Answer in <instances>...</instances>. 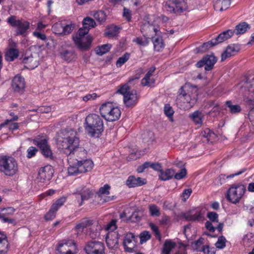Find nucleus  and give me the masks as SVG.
Segmentation results:
<instances>
[{
	"mask_svg": "<svg viewBox=\"0 0 254 254\" xmlns=\"http://www.w3.org/2000/svg\"><path fill=\"white\" fill-rule=\"evenodd\" d=\"M22 62L25 64V67L30 69H33L35 68L39 64L37 58H34L32 55L29 56L26 55L23 58Z\"/></svg>",
	"mask_w": 254,
	"mask_h": 254,
	"instance_id": "obj_26",
	"label": "nucleus"
},
{
	"mask_svg": "<svg viewBox=\"0 0 254 254\" xmlns=\"http://www.w3.org/2000/svg\"><path fill=\"white\" fill-rule=\"evenodd\" d=\"M153 44L154 49L157 51H160L164 47V43L162 37H157L153 41Z\"/></svg>",
	"mask_w": 254,
	"mask_h": 254,
	"instance_id": "obj_42",
	"label": "nucleus"
},
{
	"mask_svg": "<svg viewBox=\"0 0 254 254\" xmlns=\"http://www.w3.org/2000/svg\"><path fill=\"white\" fill-rule=\"evenodd\" d=\"M239 50L240 47L237 45L232 44L229 45L221 55V61H224L227 58L235 55Z\"/></svg>",
	"mask_w": 254,
	"mask_h": 254,
	"instance_id": "obj_23",
	"label": "nucleus"
},
{
	"mask_svg": "<svg viewBox=\"0 0 254 254\" xmlns=\"http://www.w3.org/2000/svg\"><path fill=\"white\" fill-rule=\"evenodd\" d=\"M151 162H145L142 165L138 167L137 169V171L138 173H142L145 169L150 167Z\"/></svg>",
	"mask_w": 254,
	"mask_h": 254,
	"instance_id": "obj_58",
	"label": "nucleus"
},
{
	"mask_svg": "<svg viewBox=\"0 0 254 254\" xmlns=\"http://www.w3.org/2000/svg\"><path fill=\"white\" fill-rule=\"evenodd\" d=\"M18 170V165L16 159L9 156H0V172L7 176H13Z\"/></svg>",
	"mask_w": 254,
	"mask_h": 254,
	"instance_id": "obj_4",
	"label": "nucleus"
},
{
	"mask_svg": "<svg viewBox=\"0 0 254 254\" xmlns=\"http://www.w3.org/2000/svg\"><path fill=\"white\" fill-rule=\"evenodd\" d=\"M11 86L15 92H23L25 86L24 78L20 75L15 76L12 79Z\"/></svg>",
	"mask_w": 254,
	"mask_h": 254,
	"instance_id": "obj_19",
	"label": "nucleus"
},
{
	"mask_svg": "<svg viewBox=\"0 0 254 254\" xmlns=\"http://www.w3.org/2000/svg\"><path fill=\"white\" fill-rule=\"evenodd\" d=\"M60 56L64 60L70 62L75 58L74 52L71 50H65L60 52Z\"/></svg>",
	"mask_w": 254,
	"mask_h": 254,
	"instance_id": "obj_33",
	"label": "nucleus"
},
{
	"mask_svg": "<svg viewBox=\"0 0 254 254\" xmlns=\"http://www.w3.org/2000/svg\"><path fill=\"white\" fill-rule=\"evenodd\" d=\"M32 34L34 37L42 41H45L47 39L46 35L45 34L40 32V31H34Z\"/></svg>",
	"mask_w": 254,
	"mask_h": 254,
	"instance_id": "obj_60",
	"label": "nucleus"
},
{
	"mask_svg": "<svg viewBox=\"0 0 254 254\" xmlns=\"http://www.w3.org/2000/svg\"><path fill=\"white\" fill-rule=\"evenodd\" d=\"M73 27L72 24H67L65 22H59L53 25L52 30L55 34L67 35L72 31Z\"/></svg>",
	"mask_w": 254,
	"mask_h": 254,
	"instance_id": "obj_15",
	"label": "nucleus"
},
{
	"mask_svg": "<svg viewBox=\"0 0 254 254\" xmlns=\"http://www.w3.org/2000/svg\"><path fill=\"white\" fill-rule=\"evenodd\" d=\"M175 173V170L172 169H168L165 171L162 170L160 172L159 178L160 180L164 181L169 180L173 178Z\"/></svg>",
	"mask_w": 254,
	"mask_h": 254,
	"instance_id": "obj_30",
	"label": "nucleus"
},
{
	"mask_svg": "<svg viewBox=\"0 0 254 254\" xmlns=\"http://www.w3.org/2000/svg\"><path fill=\"white\" fill-rule=\"evenodd\" d=\"M83 27L88 28V30L91 28L94 27L96 25V23L94 20L91 18L87 17L85 18L82 22Z\"/></svg>",
	"mask_w": 254,
	"mask_h": 254,
	"instance_id": "obj_41",
	"label": "nucleus"
},
{
	"mask_svg": "<svg viewBox=\"0 0 254 254\" xmlns=\"http://www.w3.org/2000/svg\"><path fill=\"white\" fill-rule=\"evenodd\" d=\"M197 101V93L195 89L185 85L182 86L176 99V103L181 109L185 110L192 108Z\"/></svg>",
	"mask_w": 254,
	"mask_h": 254,
	"instance_id": "obj_2",
	"label": "nucleus"
},
{
	"mask_svg": "<svg viewBox=\"0 0 254 254\" xmlns=\"http://www.w3.org/2000/svg\"><path fill=\"white\" fill-rule=\"evenodd\" d=\"M57 254H76L77 253L75 243L72 240H64L59 244Z\"/></svg>",
	"mask_w": 254,
	"mask_h": 254,
	"instance_id": "obj_12",
	"label": "nucleus"
},
{
	"mask_svg": "<svg viewBox=\"0 0 254 254\" xmlns=\"http://www.w3.org/2000/svg\"><path fill=\"white\" fill-rule=\"evenodd\" d=\"M216 61L217 60L214 56L207 55L201 60L198 62L196 65L197 67H201L204 66L205 70L209 71L213 68Z\"/></svg>",
	"mask_w": 254,
	"mask_h": 254,
	"instance_id": "obj_18",
	"label": "nucleus"
},
{
	"mask_svg": "<svg viewBox=\"0 0 254 254\" xmlns=\"http://www.w3.org/2000/svg\"><path fill=\"white\" fill-rule=\"evenodd\" d=\"M92 224L93 222L91 220L87 218H83L79 223L76 225L75 229L78 232H82L85 228Z\"/></svg>",
	"mask_w": 254,
	"mask_h": 254,
	"instance_id": "obj_31",
	"label": "nucleus"
},
{
	"mask_svg": "<svg viewBox=\"0 0 254 254\" xmlns=\"http://www.w3.org/2000/svg\"><path fill=\"white\" fill-rule=\"evenodd\" d=\"M129 54L126 53L122 57L119 58L116 63L117 66L118 67L121 66L129 59Z\"/></svg>",
	"mask_w": 254,
	"mask_h": 254,
	"instance_id": "obj_48",
	"label": "nucleus"
},
{
	"mask_svg": "<svg viewBox=\"0 0 254 254\" xmlns=\"http://www.w3.org/2000/svg\"><path fill=\"white\" fill-rule=\"evenodd\" d=\"M62 136L58 139L59 148L64 150L67 155L68 164L70 161H78L87 159V151L82 147L79 146V139L77 132L71 128L61 131Z\"/></svg>",
	"mask_w": 254,
	"mask_h": 254,
	"instance_id": "obj_1",
	"label": "nucleus"
},
{
	"mask_svg": "<svg viewBox=\"0 0 254 254\" xmlns=\"http://www.w3.org/2000/svg\"><path fill=\"white\" fill-rule=\"evenodd\" d=\"M1 211L2 212L3 216L6 217V215L13 214L15 211V209L13 207H10L1 209Z\"/></svg>",
	"mask_w": 254,
	"mask_h": 254,
	"instance_id": "obj_61",
	"label": "nucleus"
},
{
	"mask_svg": "<svg viewBox=\"0 0 254 254\" xmlns=\"http://www.w3.org/2000/svg\"><path fill=\"white\" fill-rule=\"evenodd\" d=\"M73 39L77 46L82 50L88 49L92 42L91 37L88 35L86 37H73Z\"/></svg>",
	"mask_w": 254,
	"mask_h": 254,
	"instance_id": "obj_20",
	"label": "nucleus"
},
{
	"mask_svg": "<svg viewBox=\"0 0 254 254\" xmlns=\"http://www.w3.org/2000/svg\"><path fill=\"white\" fill-rule=\"evenodd\" d=\"M246 191V187L242 184H234L228 190L227 198L233 203L239 202Z\"/></svg>",
	"mask_w": 254,
	"mask_h": 254,
	"instance_id": "obj_9",
	"label": "nucleus"
},
{
	"mask_svg": "<svg viewBox=\"0 0 254 254\" xmlns=\"http://www.w3.org/2000/svg\"><path fill=\"white\" fill-rule=\"evenodd\" d=\"M56 211L51 207L49 211L45 214V218L46 220H53L56 217Z\"/></svg>",
	"mask_w": 254,
	"mask_h": 254,
	"instance_id": "obj_51",
	"label": "nucleus"
},
{
	"mask_svg": "<svg viewBox=\"0 0 254 254\" xmlns=\"http://www.w3.org/2000/svg\"><path fill=\"white\" fill-rule=\"evenodd\" d=\"M110 189V186L106 184L103 187L100 188L97 192L98 197L100 198L105 195H108L110 194L109 190Z\"/></svg>",
	"mask_w": 254,
	"mask_h": 254,
	"instance_id": "obj_44",
	"label": "nucleus"
},
{
	"mask_svg": "<svg viewBox=\"0 0 254 254\" xmlns=\"http://www.w3.org/2000/svg\"><path fill=\"white\" fill-rule=\"evenodd\" d=\"M76 199L79 202V205H82L85 200L89 199L93 195L92 190L85 186H80L76 188L73 192Z\"/></svg>",
	"mask_w": 254,
	"mask_h": 254,
	"instance_id": "obj_11",
	"label": "nucleus"
},
{
	"mask_svg": "<svg viewBox=\"0 0 254 254\" xmlns=\"http://www.w3.org/2000/svg\"><path fill=\"white\" fill-rule=\"evenodd\" d=\"M116 220H112L110 223H109L106 226L105 229L108 231H110V232H113L114 230L116 229Z\"/></svg>",
	"mask_w": 254,
	"mask_h": 254,
	"instance_id": "obj_54",
	"label": "nucleus"
},
{
	"mask_svg": "<svg viewBox=\"0 0 254 254\" xmlns=\"http://www.w3.org/2000/svg\"><path fill=\"white\" fill-rule=\"evenodd\" d=\"M84 127L90 136L99 137L104 130L103 120L98 114H89L85 119Z\"/></svg>",
	"mask_w": 254,
	"mask_h": 254,
	"instance_id": "obj_3",
	"label": "nucleus"
},
{
	"mask_svg": "<svg viewBox=\"0 0 254 254\" xmlns=\"http://www.w3.org/2000/svg\"><path fill=\"white\" fill-rule=\"evenodd\" d=\"M154 82L155 80L153 78H151V76L146 77V76L145 75L144 78L141 80V84L143 86H151L154 83Z\"/></svg>",
	"mask_w": 254,
	"mask_h": 254,
	"instance_id": "obj_49",
	"label": "nucleus"
},
{
	"mask_svg": "<svg viewBox=\"0 0 254 254\" xmlns=\"http://www.w3.org/2000/svg\"><path fill=\"white\" fill-rule=\"evenodd\" d=\"M250 25L247 22H243L238 24L233 30L236 35L243 34L250 29Z\"/></svg>",
	"mask_w": 254,
	"mask_h": 254,
	"instance_id": "obj_32",
	"label": "nucleus"
},
{
	"mask_svg": "<svg viewBox=\"0 0 254 254\" xmlns=\"http://www.w3.org/2000/svg\"><path fill=\"white\" fill-rule=\"evenodd\" d=\"M66 201V197L62 196L58 199L55 202H54L51 207L53 208L55 211H57L60 207H61Z\"/></svg>",
	"mask_w": 254,
	"mask_h": 254,
	"instance_id": "obj_39",
	"label": "nucleus"
},
{
	"mask_svg": "<svg viewBox=\"0 0 254 254\" xmlns=\"http://www.w3.org/2000/svg\"><path fill=\"white\" fill-rule=\"evenodd\" d=\"M164 113L169 118L171 122H173V115L174 113V111L169 104H166L164 106Z\"/></svg>",
	"mask_w": 254,
	"mask_h": 254,
	"instance_id": "obj_45",
	"label": "nucleus"
},
{
	"mask_svg": "<svg viewBox=\"0 0 254 254\" xmlns=\"http://www.w3.org/2000/svg\"><path fill=\"white\" fill-rule=\"evenodd\" d=\"M116 197L114 195L107 196L105 195L102 197H100V201L101 203H105L112 201L115 199Z\"/></svg>",
	"mask_w": 254,
	"mask_h": 254,
	"instance_id": "obj_62",
	"label": "nucleus"
},
{
	"mask_svg": "<svg viewBox=\"0 0 254 254\" xmlns=\"http://www.w3.org/2000/svg\"><path fill=\"white\" fill-rule=\"evenodd\" d=\"M226 110L232 115H238L242 111L240 105L235 103L234 101L227 100L225 102Z\"/></svg>",
	"mask_w": 254,
	"mask_h": 254,
	"instance_id": "obj_24",
	"label": "nucleus"
},
{
	"mask_svg": "<svg viewBox=\"0 0 254 254\" xmlns=\"http://www.w3.org/2000/svg\"><path fill=\"white\" fill-rule=\"evenodd\" d=\"M159 223L163 226H169L171 224V218L169 216L164 214L160 219Z\"/></svg>",
	"mask_w": 254,
	"mask_h": 254,
	"instance_id": "obj_50",
	"label": "nucleus"
},
{
	"mask_svg": "<svg viewBox=\"0 0 254 254\" xmlns=\"http://www.w3.org/2000/svg\"><path fill=\"white\" fill-rule=\"evenodd\" d=\"M93 161L89 159H86L81 161H70L67 171L69 175H77L79 174L84 173L91 170L93 167Z\"/></svg>",
	"mask_w": 254,
	"mask_h": 254,
	"instance_id": "obj_6",
	"label": "nucleus"
},
{
	"mask_svg": "<svg viewBox=\"0 0 254 254\" xmlns=\"http://www.w3.org/2000/svg\"><path fill=\"white\" fill-rule=\"evenodd\" d=\"M93 17L97 21L102 22L106 19V14L103 11L100 10L94 13Z\"/></svg>",
	"mask_w": 254,
	"mask_h": 254,
	"instance_id": "obj_46",
	"label": "nucleus"
},
{
	"mask_svg": "<svg viewBox=\"0 0 254 254\" xmlns=\"http://www.w3.org/2000/svg\"><path fill=\"white\" fill-rule=\"evenodd\" d=\"M213 134L214 133L210 129L206 128L201 132V135L206 138L207 141H209L210 139L211 135Z\"/></svg>",
	"mask_w": 254,
	"mask_h": 254,
	"instance_id": "obj_53",
	"label": "nucleus"
},
{
	"mask_svg": "<svg viewBox=\"0 0 254 254\" xmlns=\"http://www.w3.org/2000/svg\"><path fill=\"white\" fill-rule=\"evenodd\" d=\"M7 22L12 27L16 28L17 35L25 36L30 27V23L22 19H18L15 15H10L6 20Z\"/></svg>",
	"mask_w": 254,
	"mask_h": 254,
	"instance_id": "obj_8",
	"label": "nucleus"
},
{
	"mask_svg": "<svg viewBox=\"0 0 254 254\" xmlns=\"http://www.w3.org/2000/svg\"><path fill=\"white\" fill-rule=\"evenodd\" d=\"M117 93L124 96V102L127 107H134L138 101V97L136 91L131 90L127 83L121 85Z\"/></svg>",
	"mask_w": 254,
	"mask_h": 254,
	"instance_id": "obj_7",
	"label": "nucleus"
},
{
	"mask_svg": "<svg viewBox=\"0 0 254 254\" xmlns=\"http://www.w3.org/2000/svg\"><path fill=\"white\" fill-rule=\"evenodd\" d=\"M136 238L132 233H128L125 236L123 246L126 252L132 253L136 248Z\"/></svg>",
	"mask_w": 254,
	"mask_h": 254,
	"instance_id": "obj_16",
	"label": "nucleus"
},
{
	"mask_svg": "<svg viewBox=\"0 0 254 254\" xmlns=\"http://www.w3.org/2000/svg\"><path fill=\"white\" fill-rule=\"evenodd\" d=\"M185 217L190 221H200L204 219V215L201 211H196L194 213L193 211L185 213Z\"/></svg>",
	"mask_w": 254,
	"mask_h": 254,
	"instance_id": "obj_27",
	"label": "nucleus"
},
{
	"mask_svg": "<svg viewBox=\"0 0 254 254\" xmlns=\"http://www.w3.org/2000/svg\"><path fill=\"white\" fill-rule=\"evenodd\" d=\"M151 236L148 231H143L140 234V243H143L150 239Z\"/></svg>",
	"mask_w": 254,
	"mask_h": 254,
	"instance_id": "obj_52",
	"label": "nucleus"
},
{
	"mask_svg": "<svg viewBox=\"0 0 254 254\" xmlns=\"http://www.w3.org/2000/svg\"><path fill=\"white\" fill-rule=\"evenodd\" d=\"M89 30L88 28L82 27L79 29L78 31V33L74 37H86V35L88 34Z\"/></svg>",
	"mask_w": 254,
	"mask_h": 254,
	"instance_id": "obj_55",
	"label": "nucleus"
},
{
	"mask_svg": "<svg viewBox=\"0 0 254 254\" xmlns=\"http://www.w3.org/2000/svg\"><path fill=\"white\" fill-rule=\"evenodd\" d=\"M53 173L52 167L50 165L46 166L39 169L37 179L39 182L46 183L51 179Z\"/></svg>",
	"mask_w": 254,
	"mask_h": 254,
	"instance_id": "obj_17",
	"label": "nucleus"
},
{
	"mask_svg": "<svg viewBox=\"0 0 254 254\" xmlns=\"http://www.w3.org/2000/svg\"><path fill=\"white\" fill-rule=\"evenodd\" d=\"M176 246V244L171 240H166L162 249L163 254H170L171 251Z\"/></svg>",
	"mask_w": 254,
	"mask_h": 254,
	"instance_id": "obj_36",
	"label": "nucleus"
},
{
	"mask_svg": "<svg viewBox=\"0 0 254 254\" xmlns=\"http://www.w3.org/2000/svg\"><path fill=\"white\" fill-rule=\"evenodd\" d=\"M132 41L139 46H147L149 43V39L145 36L137 37L133 39Z\"/></svg>",
	"mask_w": 254,
	"mask_h": 254,
	"instance_id": "obj_38",
	"label": "nucleus"
},
{
	"mask_svg": "<svg viewBox=\"0 0 254 254\" xmlns=\"http://www.w3.org/2000/svg\"><path fill=\"white\" fill-rule=\"evenodd\" d=\"M190 118L196 125H201L202 123L204 116L202 112L195 111L190 115Z\"/></svg>",
	"mask_w": 254,
	"mask_h": 254,
	"instance_id": "obj_34",
	"label": "nucleus"
},
{
	"mask_svg": "<svg viewBox=\"0 0 254 254\" xmlns=\"http://www.w3.org/2000/svg\"><path fill=\"white\" fill-rule=\"evenodd\" d=\"M226 238L223 236H221L218 238L217 242L215 243V246L219 249H223L226 246Z\"/></svg>",
	"mask_w": 254,
	"mask_h": 254,
	"instance_id": "obj_47",
	"label": "nucleus"
},
{
	"mask_svg": "<svg viewBox=\"0 0 254 254\" xmlns=\"http://www.w3.org/2000/svg\"><path fill=\"white\" fill-rule=\"evenodd\" d=\"M207 216L212 222H217L218 221V215L216 212H208Z\"/></svg>",
	"mask_w": 254,
	"mask_h": 254,
	"instance_id": "obj_57",
	"label": "nucleus"
},
{
	"mask_svg": "<svg viewBox=\"0 0 254 254\" xmlns=\"http://www.w3.org/2000/svg\"><path fill=\"white\" fill-rule=\"evenodd\" d=\"M231 0H214V8L215 10L223 11L229 8Z\"/></svg>",
	"mask_w": 254,
	"mask_h": 254,
	"instance_id": "obj_28",
	"label": "nucleus"
},
{
	"mask_svg": "<svg viewBox=\"0 0 254 254\" xmlns=\"http://www.w3.org/2000/svg\"><path fill=\"white\" fill-rule=\"evenodd\" d=\"M149 210L151 216L158 217L160 215L159 208L154 204H151L149 205Z\"/></svg>",
	"mask_w": 254,
	"mask_h": 254,
	"instance_id": "obj_43",
	"label": "nucleus"
},
{
	"mask_svg": "<svg viewBox=\"0 0 254 254\" xmlns=\"http://www.w3.org/2000/svg\"><path fill=\"white\" fill-rule=\"evenodd\" d=\"M19 56V51L14 48H10L6 53L5 59L7 61L11 62L17 58Z\"/></svg>",
	"mask_w": 254,
	"mask_h": 254,
	"instance_id": "obj_35",
	"label": "nucleus"
},
{
	"mask_svg": "<svg viewBox=\"0 0 254 254\" xmlns=\"http://www.w3.org/2000/svg\"><path fill=\"white\" fill-rule=\"evenodd\" d=\"M119 235L116 232H108L106 237L107 246L111 249H116L118 247Z\"/></svg>",
	"mask_w": 254,
	"mask_h": 254,
	"instance_id": "obj_21",
	"label": "nucleus"
},
{
	"mask_svg": "<svg viewBox=\"0 0 254 254\" xmlns=\"http://www.w3.org/2000/svg\"><path fill=\"white\" fill-rule=\"evenodd\" d=\"M33 143L40 148L42 154L45 157L50 159L53 158L52 151L48 144L47 140L46 138H41L37 136L33 140Z\"/></svg>",
	"mask_w": 254,
	"mask_h": 254,
	"instance_id": "obj_14",
	"label": "nucleus"
},
{
	"mask_svg": "<svg viewBox=\"0 0 254 254\" xmlns=\"http://www.w3.org/2000/svg\"><path fill=\"white\" fill-rule=\"evenodd\" d=\"M248 117L252 125L254 126V107H252L250 110Z\"/></svg>",
	"mask_w": 254,
	"mask_h": 254,
	"instance_id": "obj_64",
	"label": "nucleus"
},
{
	"mask_svg": "<svg viewBox=\"0 0 254 254\" xmlns=\"http://www.w3.org/2000/svg\"><path fill=\"white\" fill-rule=\"evenodd\" d=\"M111 48V44H105L97 48L96 50V52L97 54L100 56H102L103 54L108 52L110 50Z\"/></svg>",
	"mask_w": 254,
	"mask_h": 254,
	"instance_id": "obj_40",
	"label": "nucleus"
},
{
	"mask_svg": "<svg viewBox=\"0 0 254 254\" xmlns=\"http://www.w3.org/2000/svg\"><path fill=\"white\" fill-rule=\"evenodd\" d=\"M99 110L102 117L109 122L118 120L121 115L120 108L112 102L103 104Z\"/></svg>",
	"mask_w": 254,
	"mask_h": 254,
	"instance_id": "obj_5",
	"label": "nucleus"
},
{
	"mask_svg": "<svg viewBox=\"0 0 254 254\" xmlns=\"http://www.w3.org/2000/svg\"><path fill=\"white\" fill-rule=\"evenodd\" d=\"M187 174V171L186 169H182L180 170L179 172L177 173H175L174 175L175 178L177 180H181L186 176Z\"/></svg>",
	"mask_w": 254,
	"mask_h": 254,
	"instance_id": "obj_56",
	"label": "nucleus"
},
{
	"mask_svg": "<svg viewBox=\"0 0 254 254\" xmlns=\"http://www.w3.org/2000/svg\"><path fill=\"white\" fill-rule=\"evenodd\" d=\"M240 87L242 91H248L251 92H254V76H250L246 78L240 83Z\"/></svg>",
	"mask_w": 254,
	"mask_h": 254,
	"instance_id": "obj_22",
	"label": "nucleus"
},
{
	"mask_svg": "<svg viewBox=\"0 0 254 254\" xmlns=\"http://www.w3.org/2000/svg\"><path fill=\"white\" fill-rule=\"evenodd\" d=\"M97 94L95 93L92 94H88L82 97V99L84 101L87 102L89 100H95L97 98Z\"/></svg>",
	"mask_w": 254,
	"mask_h": 254,
	"instance_id": "obj_63",
	"label": "nucleus"
},
{
	"mask_svg": "<svg viewBox=\"0 0 254 254\" xmlns=\"http://www.w3.org/2000/svg\"><path fill=\"white\" fill-rule=\"evenodd\" d=\"M84 250L87 254H105L104 244L96 241L87 242Z\"/></svg>",
	"mask_w": 254,
	"mask_h": 254,
	"instance_id": "obj_13",
	"label": "nucleus"
},
{
	"mask_svg": "<svg viewBox=\"0 0 254 254\" xmlns=\"http://www.w3.org/2000/svg\"><path fill=\"white\" fill-rule=\"evenodd\" d=\"M37 151L38 150L35 147L31 146L29 147L27 151V157L28 158H32V157L36 155V153L37 152Z\"/></svg>",
	"mask_w": 254,
	"mask_h": 254,
	"instance_id": "obj_59",
	"label": "nucleus"
},
{
	"mask_svg": "<svg viewBox=\"0 0 254 254\" xmlns=\"http://www.w3.org/2000/svg\"><path fill=\"white\" fill-rule=\"evenodd\" d=\"M146 183V181L144 179L140 177L136 178L133 176H130L128 177L126 184L129 188H134L138 186H141Z\"/></svg>",
	"mask_w": 254,
	"mask_h": 254,
	"instance_id": "obj_25",
	"label": "nucleus"
},
{
	"mask_svg": "<svg viewBox=\"0 0 254 254\" xmlns=\"http://www.w3.org/2000/svg\"><path fill=\"white\" fill-rule=\"evenodd\" d=\"M226 39L224 38V35L222 33L220 34L216 38L212 39L211 41L204 43L202 46V49L206 50L218 43H222L225 41Z\"/></svg>",
	"mask_w": 254,
	"mask_h": 254,
	"instance_id": "obj_29",
	"label": "nucleus"
},
{
	"mask_svg": "<svg viewBox=\"0 0 254 254\" xmlns=\"http://www.w3.org/2000/svg\"><path fill=\"white\" fill-rule=\"evenodd\" d=\"M119 28L117 26L111 25L108 27L105 34L109 38L114 37L119 32Z\"/></svg>",
	"mask_w": 254,
	"mask_h": 254,
	"instance_id": "obj_37",
	"label": "nucleus"
},
{
	"mask_svg": "<svg viewBox=\"0 0 254 254\" xmlns=\"http://www.w3.org/2000/svg\"><path fill=\"white\" fill-rule=\"evenodd\" d=\"M164 10L175 14H180L187 8L185 0H168L163 5Z\"/></svg>",
	"mask_w": 254,
	"mask_h": 254,
	"instance_id": "obj_10",
	"label": "nucleus"
}]
</instances>
